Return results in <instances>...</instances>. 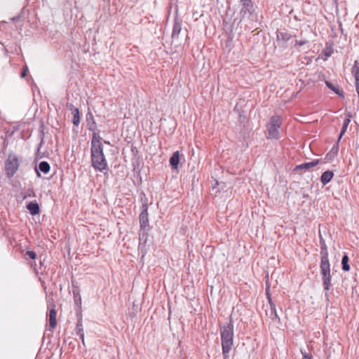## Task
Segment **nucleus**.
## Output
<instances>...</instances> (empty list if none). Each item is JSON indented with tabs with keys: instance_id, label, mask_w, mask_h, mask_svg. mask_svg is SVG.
<instances>
[{
	"instance_id": "f257e3e1",
	"label": "nucleus",
	"mask_w": 359,
	"mask_h": 359,
	"mask_svg": "<svg viewBox=\"0 0 359 359\" xmlns=\"http://www.w3.org/2000/svg\"><path fill=\"white\" fill-rule=\"evenodd\" d=\"M233 322L231 318L226 323L219 325L223 359H229V353L233 346Z\"/></svg>"
},
{
	"instance_id": "f03ea898",
	"label": "nucleus",
	"mask_w": 359,
	"mask_h": 359,
	"mask_svg": "<svg viewBox=\"0 0 359 359\" xmlns=\"http://www.w3.org/2000/svg\"><path fill=\"white\" fill-rule=\"evenodd\" d=\"M320 273L322 276L323 286L325 291V297L329 300V293L327 292L332 288V276L330 273V263L329 260V253L327 247L320 248Z\"/></svg>"
},
{
	"instance_id": "7ed1b4c3",
	"label": "nucleus",
	"mask_w": 359,
	"mask_h": 359,
	"mask_svg": "<svg viewBox=\"0 0 359 359\" xmlns=\"http://www.w3.org/2000/svg\"><path fill=\"white\" fill-rule=\"evenodd\" d=\"M240 22L248 21L253 26L254 23L258 22L257 6L254 4L252 0H241Z\"/></svg>"
},
{
	"instance_id": "20e7f679",
	"label": "nucleus",
	"mask_w": 359,
	"mask_h": 359,
	"mask_svg": "<svg viewBox=\"0 0 359 359\" xmlns=\"http://www.w3.org/2000/svg\"><path fill=\"white\" fill-rule=\"evenodd\" d=\"M91 165L95 170L100 172L109 170L104 154V148L90 150Z\"/></svg>"
},
{
	"instance_id": "39448f33",
	"label": "nucleus",
	"mask_w": 359,
	"mask_h": 359,
	"mask_svg": "<svg viewBox=\"0 0 359 359\" xmlns=\"http://www.w3.org/2000/svg\"><path fill=\"white\" fill-rule=\"evenodd\" d=\"M20 165V157L15 153L10 152L4 164V172L6 177L12 178L18 172Z\"/></svg>"
},
{
	"instance_id": "423d86ee",
	"label": "nucleus",
	"mask_w": 359,
	"mask_h": 359,
	"mask_svg": "<svg viewBox=\"0 0 359 359\" xmlns=\"http://www.w3.org/2000/svg\"><path fill=\"white\" fill-rule=\"evenodd\" d=\"M281 126V121L279 116H272L266 126V137L267 139L280 138L279 128Z\"/></svg>"
},
{
	"instance_id": "0eeeda50",
	"label": "nucleus",
	"mask_w": 359,
	"mask_h": 359,
	"mask_svg": "<svg viewBox=\"0 0 359 359\" xmlns=\"http://www.w3.org/2000/svg\"><path fill=\"white\" fill-rule=\"evenodd\" d=\"M142 211L139 216L140 229L147 230L149 228L148 205L145 202L142 205Z\"/></svg>"
},
{
	"instance_id": "6e6552de",
	"label": "nucleus",
	"mask_w": 359,
	"mask_h": 359,
	"mask_svg": "<svg viewBox=\"0 0 359 359\" xmlns=\"http://www.w3.org/2000/svg\"><path fill=\"white\" fill-rule=\"evenodd\" d=\"M320 163V159H314L310 162H306L299 165H297L294 168V172L297 173L302 174V171L310 170L313 167L318 165Z\"/></svg>"
},
{
	"instance_id": "1a4fd4ad",
	"label": "nucleus",
	"mask_w": 359,
	"mask_h": 359,
	"mask_svg": "<svg viewBox=\"0 0 359 359\" xmlns=\"http://www.w3.org/2000/svg\"><path fill=\"white\" fill-rule=\"evenodd\" d=\"M90 131L93 132L90 150L103 148V145L102 143V138L100 135V130L97 128V130Z\"/></svg>"
},
{
	"instance_id": "9d476101",
	"label": "nucleus",
	"mask_w": 359,
	"mask_h": 359,
	"mask_svg": "<svg viewBox=\"0 0 359 359\" xmlns=\"http://www.w3.org/2000/svg\"><path fill=\"white\" fill-rule=\"evenodd\" d=\"M292 36L286 31H276L277 42L282 47L286 46V43L292 39Z\"/></svg>"
},
{
	"instance_id": "9b49d317",
	"label": "nucleus",
	"mask_w": 359,
	"mask_h": 359,
	"mask_svg": "<svg viewBox=\"0 0 359 359\" xmlns=\"http://www.w3.org/2000/svg\"><path fill=\"white\" fill-rule=\"evenodd\" d=\"M72 287L74 303L76 306L80 308L81 306V296L80 294V289L78 283L74 280H72Z\"/></svg>"
},
{
	"instance_id": "f8f14e48",
	"label": "nucleus",
	"mask_w": 359,
	"mask_h": 359,
	"mask_svg": "<svg viewBox=\"0 0 359 359\" xmlns=\"http://www.w3.org/2000/svg\"><path fill=\"white\" fill-rule=\"evenodd\" d=\"M86 121L87 123V128L89 130H97V126L96 121L95 120L94 116L88 108V111L86 115Z\"/></svg>"
},
{
	"instance_id": "ddd939ff",
	"label": "nucleus",
	"mask_w": 359,
	"mask_h": 359,
	"mask_svg": "<svg viewBox=\"0 0 359 359\" xmlns=\"http://www.w3.org/2000/svg\"><path fill=\"white\" fill-rule=\"evenodd\" d=\"M266 294H267V299H268V301H269V303L270 305L269 316L273 320H278L279 322L280 317L278 315L276 305H275L274 302L272 301V299H271L270 294H269V292H266Z\"/></svg>"
},
{
	"instance_id": "4468645a",
	"label": "nucleus",
	"mask_w": 359,
	"mask_h": 359,
	"mask_svg": "<svg viewBox=\"0 0 359 359\" xmlns=\"http://www.w3.org/2000/svg\"><path fill=\"white\" fill-rule=\"evenodd\" d=\"M146 230H142L139 233V245L138 250L142 252H144L146 247V243L148 238V233L145 231Z\"/></svg>"
},
{
	"instance_id": "2eb2a0df",
	"label": "nucleus",
	"mask_w": 359,
	"mask_h": 359,
	"mask_svg": "<svg viewBox=\"0 0 359 359\" xmlns=\"http://www.w3.org/2000/svg\"><path fill=\"white\" fill-rule=\"evenodd\" d=\"M57 311L54 308H52L49 310L48 316V322H49V330H53L57 326V319H56Z\"/></svg>"
},
{
	"instance_id": "dca6fc26",
	"label": "nucleus",
	"mask_w": 359,
	"mask_h": 359,
	"mask_svg": "<svg viewBox=\"0 0 359 359\" xmlns=\"http://www.w3.org/2000/svg\"><path fill=\"white\" fill-rule=\"evenodd\" d=\"M182 30V22L178 18H175L174 20V25L172 32V39H178L179 34Z\"/></svg>"
},
{
	"instance_id": "f3484780",
	"label": "nucleus",
	"mask_w": 359,
	"mask_h": 359,
	"mask_svg": "<svg viewBox=\"0 0 359 359\" xmlns=\"http://www.w3.org/2000/svg\"><path fill=\"white\" fill-rule=\"evenodd\" d=\"M26 208L29 211V212L33 216L39 215L40 213V206L36 201L29 202L26 205Z\"/></svg>"
},
{
	"instance_id": "a211bd4d",
	"label": "nucleus",
	"mask_w": 359,
	"mask_h": 359,
	"mask_svg": "<svg viewBox=\"0 0 359 359\" xmlns=\"http://www.w3.org/2000/svg\"><path fill=\"white\" fill-rule=\"evenodd\" d=\"M50 166L49 163L45 161L39 163V164L38 165V168L36 167L35 168L37 176L39 177H41V174H40L39 171L43 172L44 174H46L50 171Z\"/></svg>"
},
{
	"instance_id": "6ab92c4d",
	"label": "nucleus",
	"mask_w": 359,
	"mask_h": 359,
	"mask_svg": "<svg viewBox=\"0 0 359 359\" xmlns=\"http://www.w3.org/2000/svg\"><path fill=\"white\" fill-rule=\"evenodd\" d=\"M180 154L178 151H175L171 156L169 162L172 169H177L180 163Z\"/></svg>"
},
{
	"instance_id": "aec40b11",
	"label": "nucleus",
	"mask_w": 359,
	"mask_h": 359,
	"mask_svg": "<svg viewBox=\"0 0 359 359\" xmlns=\"http://www.w3.org/2000/svg\"><path fill=\"white\" fill-rule=\"evenodd\" d=\"M334 177V172L331 170H326L320 176V182L323 185L328 184Z\"/></svg>"
},
{
	"instance_id": "412c9836",
	"label": "nucleus",
	"mask_w": 359,
	"mask_h": 359,
	"mask_svg": "<svg viewBox=\"0 0 359 359\" xmlns=\"http://www.w3.org/2000/svg\"><path fill=\"white\" fill-rule=\"evenodd\" d=\"M325 83L326 85V86L330 89L331 90H332L333 92H334L336 94H337L339 96L341 97H344V93L343 90L339 89V88L337 86H335L334 84H332L330 81H325Z\"/></svg>"
},
{
	"instance_id": "4be33fe9",
	"label": "nucleus",
	"mask_w": 359,
	"mask_h": 359,
	"mask_svg": "<svg viewBox=\"0 0 359 359\" xmlns=\"http://www.w3.org/2000/svg\"><path fill=\"white\" fill-rule=\"evenodd\" d=\"M76 334L79 335L81 341H83L84 332H83L81 317L78 318L77 323H76Z\"/></svg>"
},
{
	"instance_id": "5701e85b",
	"label": "nucleus",
	"mask_w": 359,
	"mask_h": 359,
	"mask_svg": "<svg viewBox=\"0 0 359 359\" xmlns=\"http://www.w3.org/2000/svg\"><path fill=\"white\" fill-rule=\"evenodd\" d=\"M20 195L23 200L27 198H35L36 197V193L32 187L28 188L24 191L20 193Z\"/></svg>"
},
{
	"instance_id": "b1692460",
	"label": "nucleus",
	"mask_w": 359,
	"mask_h": 359,
	"mask_svg": "<svg viewBox=\"0 0 359 359\" xmlns=\"http://www.w3.org/2000/svg\"><path fill=\"white\" fill-rule=\"evenodd\" d=\"M72 123L74 126H79L81 122V114L79 109L74 110L72 113Z\"/></svg>"
},
{
	"instance_id": "393cba45",
	"label": "nucleus",
	"mask_w": 359,
	"mask_h": 359,
	"mask_svg": "<svg viewBox=\"0 0 359 359\" xmlns=\"http://www.w3.org/2000/svg\"><path fill=\"white\" fill-rule=\"evenodd\" d=\"M349 257L346 253H344L341 259V268L344 271H350V265L348 264Z\"/></svg>"
},
{
	"instance_id": "a878e982",
	"label": "nucleus",
	"mask_w": 359,
	"mask_h": 359,
	"mask_svg": "<svg viewBox=\"0 0 359 359\" xmlns=\"http://www.w3.org/2000/svg\"><path fill=\"white\" fill-rule=\"evenodd\" d=\"M322 53L326 58L330 57L333 53L332 43H326L325 48L323 50Z\"/></svg>"
},
{
	"instance_id": "bb28decb",
	"label": "nucleus",
	"mask_w": 359,
	"mask_h": 359,
	"mask_svg": "<svg viewBox=\"0 0 359 359\" xmlns=\"http://www.w3.org/2000/svg\"><path fill=\"white\" fill-rule=\"evenodd\" d=\"M351 72L355 77V82H359V62L358 60L355 61Z\"/></svg>"
},
{
	"instance_id": "cd10ccee",
	"label": "nucleus",
	"mask_w": 359,
	"mask_h": 359,
	"mask_svg": "<svg viewBox=\"0 0 359 359\" xmlns=\"http://www.w3.org/2000/svg\"><path fill=\"white\" fill-rule=\"evenodd\" d=\"M350 122H351V121H350V119L348 118H346L344 120L343 126H342V128L341 129V131H340V133H339V137H338V142L340 141L341 138L343 137V135L346 133Z\"/></svg>"
},
{
	"instance_id": "c85d7f7f",
	"label": "nucleus",
	"mask_w": 359,
	"mask_h": 359,
	"mask_svg": "<svg viewBox=\"0 0 359 359\" xmlns=\"http://www.w3.org/2000/svg\"><path fill=\"white\" fill-rule=\"evenodd\" d=\"M223 25L226 32L231 33L233 32V24H229L225 20H223Z\"/></svg>"
},
{
	"instance_id": "c756f323",
	"label": "nucleus",
	"mask_w": 359,
	"mask_h": 359,
	"mask_svg": "<svg viewBox=\"0 0 359 359\" xmlns=\"http://www.w3.org/2000/svg\"><path fill=\"white\" fill-rule=\"evenodd\" d=\"M308 43H309V41L306 40V39H304V40H295L294 41V46L297 48H299V47H300L302 46H304V45H305V44H306Z\"/></svg>"
},
{
	"instance_id": "7c9ffc66",
	"label": "nucleus",
	"mask_w": 359,
	"mask_h": 359,
	"mask_svg": "<svg viewBox=\"0 0 359 359\" xmlns=\"http://www.w3.org/2000/svg\"><path fill=\"white\" fill-rule=\"evenodd\" d=\"M26 258H29L31 259H35L36 258V254L34 251L27 250L25 255Z\"/></svg>"
},
{
	"instance_id": "2f4dec72",
	"label": "nucleus",
	"mask_w": 359,
	"mask_h": 359,
	"mask_svg": "<svg viewBox=\"0 0 359 359\" xmlns=\"http://www.w3.org/2000/svg\"><path fill=\"white\" fill-rule=\"evenodd\" d=\"M301 353L303 355L302 359H313L312 355L306 353L305 350L301 349Z\"/></svg>"
},
{
	"instance_id": "473e14b6",
	"label": "nucleus",
	"mask_w": 359,
	"mask_h": 359,
	"mask_svg": "<svg viewBox=\"0 0 359 359\" xmlns=\"http://www.w3.org/2000/svg\"><path fill=\"white\" fill-rule=\"evenodd\" d=\"M28 67L27 66H25L21 72L20 76L21 78H25L27 75Z\"/></svg>"
},
{
	"instance_id": "72a5a7b5",
	"label": "nucleus",
	"mask_w": 359,
	"mask_h": 359,
	"mask_svg": "<svg viewBox=\"0 0 359 359\" xmlns=\"http://www.w3.org/2000/svg\"><path fill=\"white\" fill-rule=\"evenodd\" d=\"M319 238H320V248H325V247H327L326 243H325V240L323 239L322 235L320 234V233H319Z\"/></svg>"
},
{
	"instance_id": "f704fd0d",
	"label": "nucleus",
	"mask_w": 359,
	"mask_h": 359,
	"mask_svg": "<svg viewBox=\"0 0 359 359\" xmlns=\"http://www.w3.org/2000/svg\"><path fill=\"white\" fill-rule=\"evenodd\" d=\"M67 108L71 111L72 113L74 110H76L78 108L75 107L72 103H67Z\"/></svg>"
},
{
	"instance_id": "c9c22d12",
	"label": "nucleus",
	"mask_w": 359,
	"mask_h": 359,
	"mask_svg": "<svg viewBox=\"0 0 359 359\" xmlns=\"http://www.w3.org/2000/svg\"><path fill=\"white\" fill-rule=\"evenodd\" d=\"M1 139H4L3 149H6L8 146V142L6 138H4L3 136H1Z\"/></svg>"
},
{
	"instance_id": "e433bc0d",
	"label": "nucleus",
	"mask_w": 359,
	"mask_h": 359,
	"mask_svg": "<svg viewBox=\"0 0 359 359\" xmlns=\"http://www.w3.org/2000/svg\"><path fill=\"white\" fill-rule=\"evenodd\" d=\"M338 145H339V142L337 141L336 144H334L333 146V148H332V150H334L335 149L336 150V153H337L338 151Z\"/></svg>"
},
{
	"instance_id": "4c0bfd02",
	"label": "nucleus",
	"mask_w": 359,
	"mask_h": 359,
	"mask_svg": "<svg viewBox=\"0 0 359 359\" xmlns=\"http://www.w3.org/2000/svg\"><path fill=\"white\" fill-rule=\"evenodd\" d=\"M220 184H224V183H223V182L219 183L217 180H215V186L213 187V189H216V188H217V186H219Z\"/></svg>"
},
{
	"instance_id": "58836bf2",
	"label": "nucleus",
	"mask_w": 359,
	"mask_h": 359,
	"mask_svg": "<svg viewBox=\"0 0 359 359\" xmlns=\"http://www.w3.org/2000/svg\"><path fill=\"white\" fill-rule=\"evenodd\" d=\"M19 18H20V16H19V15H18V16H15V17L12 18H11V20H12V21H13V22H15V21L18 20Z\"/></svg>"
},
{
	"instance_id": "ea45409f",
	"label": "nucleus",
	"mask_w": 359,
	"mask_h": 359,
	"mask_svg": "<svg viewBox=\"0 0 359 359\" xmlns=\"http://www.w3.org/2000/svg\"><path fill=\"white\" fill-rule=\"evenodd\" d=\"M43 133H42V138H41V142L40 145H41L43 144Z\"/></svg>"
},
{
	"instance_id": "a19ab883",
	"label": "nucleus",
	"mask_w": 359,
	"mask_h": 359,
	"mask_svg": "<svg viewBox=\"0 0 359 359\" xmlns=\"http://www.w3.org/2000/svg\"><path fill=\"white\" fill-rule=\"evenodd\" d=\"M82 341L83 345V346H85V341H84V340H83V341Z\"/></svg>"
},
{
	"instance_id": "79ce46f5",
	"label": "nucleus",
	"mask_w": 359,
	"mask_h": 359,
	"mask_svg": "<svg viewBox=\"0 0 359 359\" xmlns=\"http://www.w3.org/2000/svg\"><path fill=\"white\" fill-rule=\"evenodd\" d=\"M13 132H12L11 133H10V134H9V136L13 135Z\"/></svg>"
},
{
	"instance_id": "37998d69",
	"label": "nucleus",
	"mask_w": 359,
	"mask_h": 359,
	"mask_svg": "<svg viewBox=\"0 0 359 359\" xmlns=\"http://www.w3.org/2000/svg\"><path fill=\"white\" fill-rule=\"evenodd\" d=\"M104 143H106V144H109V142H107V141H104Z\"/></svg>"
}]
</instances>
